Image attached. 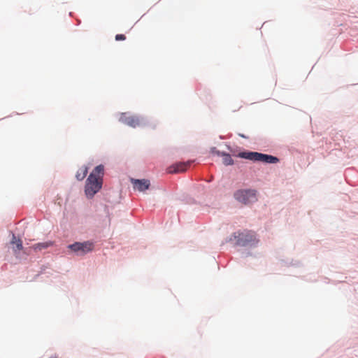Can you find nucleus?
Returning <instances> with one entry per match:
<instances>
[{
  "label": "nucleus",
  "instance_id": "nucleus-1",
  "mask_svg": "<svg viewBox=\"0 0 358 358\" xmlns=\"http://www.w3.org/2000/svg\"><path fill=\"white\" fill-rule=\"evenodd\" d=\"M238 157L255 162H262L267 164H275L279 162L276 157L262 154L257 152H243L238 154Z\"/></svg>",
  "mask_w": 358,
  "mask_h": 358
},
{
  "label": "nucleus",
  "instance_id": "nucleus-2",
  "mask_svg": "<svg viewBox=\"0 0 358 358\" xmlns=\"http://www.w3.org/2000/svg\"><path fill=\"white\" fill-rule=\"evenodd\" d=\"M234 238L236 244L241 246L256 245L258 243L255 233L251 231L235 233Z\"/></svg>",
  "mask_w": 358,
  "mask_h": 358
},
{
  "label": "nucleus",
  "instance_id": "nucleus-3",
  "mask_svg": "<svg viewBox=\"0 0 358 358\" xmlns=\"http://www.w3.org/2000/svg\"><path fill=\"white\" fill-rule=\"evenodd\" d=\"M102 186V180H99L97 177H94L93 174H90L88 176L85 192L88 197H92L96 192H98Z\"/></svg>",
  "mask_w": 358,
  "mask_h": 358
},
{
  "label": "nucleus",
  "instance_id": "nucleus-4",
  "mask_svg": "<svg viewBox=\"0 0 358 358\" xmlns=\"http://www.w3.org/2000/svg\"><path fill=\"white\" fill-rule=\"evenodd\" d=\"M234 197L243 204H248L257 201L256 191L252 189L238 190L234 193Z\"/></svg>",
  "mask_w": 358,
  "mask_h": 358
},
{
  "label": "nucleus",
  "instance_id": "nucleus-5",
  "mask_svg": "<svg viewBox=\"0 0 358 358\" xmlns=\"http://www.w3.org/2000/svg\"><path fill=\"white\" fill-rule=\"evenodd\" d=\"M68 248L78 255H84L94 250V245L92 241H85L83 243L76 242L71 244Z\"/></svg>",
  "mask_w": 358,
  "mask_h": 358
},
{
  "label": "nucleus",
  "instance_id": "nucleus-6",
  "mask_svg": "<svg viewBox=\"0 0 358 358\" xmlns=\"http://www.w3.org/2000/svg\"><path fill=\"white\" fill-rule=\"evenodd\" d=\"M120 121L122 123L131 127H141L144 124V121L143 117H140L134 115H129V114L124 113H122L120 117Z\"/></svg>",
  "mask_w": 358,
  "mask_h": 358
},
{
  "label": "nucleus",
  "instance_id": "nucleus-7",
  "mask_svg": "<svg viewBox=\"0 0 358 358\" xmlns=\"http://www.w3.org/2000/svg\"><path fill=\"white\" fill-rule=\"evenodd\" d=\"M190 162L176 163L168 168V173H178L185 171L190 165Z\"/></svg>",
  "mask_w": 358,
  "mask_h": 358
},
{
  "label": "nucleus",
  "instance_id": "nucleus-8",
  "mask_svg": "<svg viewBox=\"0 0 358 358\" xmlns=\"http://www.w3.org/2000/svg\"><path fill=\"white\" fill-rule=\"evenodd\" d=\"M131 182L134 185V188L140 192H143L145 189H148L150 185V180L146 179L139 180L132 178Z\"/></svg>",
  "mask_w": 358,
  "mask_h": 358
},
{
  "label": "nucleus",
  "instance_id": "nucleus-9",
  "mask_svg": "<svg viewBox=\"0 0 358 358\" xmlns=\"http://www.w3.org/2000/svg\"><path fill=\"white\" fill-rule=\"evenodd\" d=\"M11 244H13L14 245L13 250L15 252L20 251V250H22V248H23L22 241L19 238H17L15 235H13Z\"/></svg>",
  "mask_w": 358,
  "mask_h": 358
},
{
  "label": "nucleus",
  "instance_id": "nucleus-10",
  "mask_svg": "<svg viewBox=\"0 0 358 358\" xmlns=\"http://www.w3.org/2000/svg\"><path fill=\"white\" fill-rule=\"evenodd\" d=\"M103 165H99L95 167V169L93 170V171L90 174H93L94 177H97L99 178V180H102V176L103 175Z\"/></svg>",
  "mask_w": 358,
  "mask_h": 358
},
{
  "label": "nucleus",
  "instance_id": "nucleus-11",
  "mask_svg": "<svg viewBox=\"0 0 358 358\" xmlns=\"http://www.w3.org/2000/svg\"><path fill=\"white\" fill-rule=\"evenodd\" d=\"M88 169L86 166H83L78 169L76 173V177L78 180H83L87 176Z\"/></svg>",
  "mask_w": 358,
  "mask_h": 358
},
{
  "label": "nucleus",
  "instance_id": "nucleus-12",
  "mask_svg": "<svg viewBox=\"0 0 358 358\" xmlns=\"http://www.w3.org/2000/svg\"><path fill=\"white\" fill-rule=\"evenodd\" d=\"M52 242H45V243H37L33 245V248L34 250H41L43 249H45L48 248L49 246L52 245Z\"/></svg>",
  "mask_w": 358,
  "mask_h": 358
},
{
  "label": "nucleus",
  "instance_id": "nucleus-13",
  "mask_svg": "<svg viewBox=\"0 0 358 358\" xmlns=\"http://www.w3.org/2000/svg\"><path fill=\"white\" fill-rule=\"evenodd\" d=\"M221 156L222 157L223 163L225 165H231L234 164V161L230 155L223 152Z\"/></svg>",
  "mask_w": 358,
  "mask_h": 358
},
{
  "label": "nucleus",
  "instance_id": "nucleus-14",
  "mask_svg": "<svg viewBox=\"0 0 358 358\" xmlns=\"http://www.w3.org/2000/svg\"><path fill=\"white\" fill-rule=\"evenodd\" d=\"M126 39V36L124 34H117L115 36L116 41H124Z\"/></svg>",
  "mask_w": 358,
  "mask_h": 358
},
{
  "label": "nucleus",
  "instance_id": "nucleus-15",
  "mask_svg": "<svg viewBox=\"0 0 358 358\" xmlns=\"http://www.w3.org/2000/svg\"><path fill=\"white\" fill-rule=\"evenodd\" d=\"M211 152H212L213 154H215V155H220V156H221V155H222V152H220L219 150H217L215 148H213L211 149Z\"/></svg>",
  "mask_w": 358,
  "mask_h": 358
},
{
  "label": "nucleus",
  "instance_id": "nucleus-16",
  "mask_svg": "<svg viewBox=\"0 0 358 358\" xmlns=\"http://www.w3.org/2000/svg\"><path fill=\"white\" fill-rule=\"evenodd\" d=\"M238 135H239L241 137L244 138H248V136H245V135H244V134H238Z\"/></svg>",
  "mask_w": 358,
  "mask_h": 358
}]
</instances>
